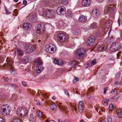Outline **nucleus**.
Returning <instances> with one entry per match:
<instances>
[{
  "instance_id": "obj_1",
  "label": "nucleus",
  "mask_w": 122,
  "mask_h": 122,
  "mask_svg": "<svg viewBox=\"0 0 122 122\" xmlns=\"http://www.w3.org/2000/svg\"><path fill=\"white\" fill-rule=\"evenodd\" d=\"M1 108V113L4 116L9 115L11 110V107L7 104H4L2 106Z\"/></svg>"
},
{
  "instance_id": "obj_2",
  "label": "nucleus",
  "mask_w": 122,
  "mask_h": 122,
  "mask_svg": "<svg viewBox=\"0 0 122 122\" xmlns=\"http://www.w3.org/2000/svg\"><path fill=\"white\" fill-rule=\"evenodd\" d=\"M28 111L24 107H20L17 110V115L20 117H25L27 115Z\"/></svg>"
},
{
  "instance_id": "obj_3",
  "label": "nucleus",
  "mask_w": 122,
  "mask_h": 122,
  "mask_svg": "<svg viewBox=\"0 0 122 122\" xmlns=\"http://www.w3.org/2000/svg\"><path fill=\"white\" fill-rule=\"evenodd\" d=\"M7 63V64H5L2 66V68H10V72L12 73L14 71V68L13 67V61L12 59L8 57L6 60Z\"/></svg>"
},
{
  "instance_id": "obj_4",
  "label": "nucleus",
  "mask_w": 122,
  "mask_h": 122,
  "mask_svg": "<svg viewBox=\"0 0 122 122\" xmlns=\"http://www.w3.org/2000/svg\"><path fill=\"white\" fill-rule=\"evenodd\" d=\"M121 47L120 43L118 42L113 43L110 46V49L112 51H118Z\"/></svg>"
},
{
  "instance_id": "obj_5",
  "label": "nucleus",
  "mask_w": 122,
  "mask_h": 122,
  "mask_svg": "<svg viewBox=\"0 0 122 122\" xmlns=\"http://www.w3.org/2000/svg\"><path fill=\"white\" fill-rule=\"evenodd\" d=\"M86 52V50L83 48L79 49L76 51L75 54L79 57H83L84 56Z\"/></svg>"
},
{
  "instance_id": "obj_6",
  "label": "nucleus",
  "mask_w": 122,
  "mask_h": 122,
  "mask_svg": "<svg viewBox=\"0 0 122 122\" xmlns=\"http://www.w3.org/2000/svg\"><path fill=\"white\" fill-rule=\"evenodd\" d=\"M45 30L44 25L43 24H40L37 25L36 28V32L38 34L42 33Z\"/></svg>"
},
{
  "instance_id": "obj_7",
  "label": "nucleus",
  "mask_w": 122,
  "mask_h": 122,
  "mask_svg": "<svg viewBox=\"0 0 122 122\" xmlns=\"http://www.w3.org/2000/svg\"><path fill=\"white\" fill-rule=\"evenodd\" d=\"M35 48V46L31 45H26L25 46V51L28 53H32Z\"/></svg>"
},
{
  "instance_id": "obj_8",
  "label": "nucleus",
  "mask_w": 122,
  "mask_h": 122,
  "mask_svg": "<svg viewBox=\"0 0 122 122\" xmlns=\"http://www.w3.org/2000/svg\"><path fill=\"white\" fill-rule=\"evenodd\" d=\"M113 5H110L109 6H106L105 7L104 13L105 15L107 14V12L113 13L114 11Z\"/></svg>"
},
{
  "instance_id": "obj_9",
  "label": "nucleus",
  "mask_w": 122,
  "mask_h": 122,
  "mask_svg": "<svg viewBox=\"0 0 122 122\" xmlns=\"http://www.w3.org/2000/svg\"><path fill=\"white\" fill-rule=\"evenodd\" d=\"M56 49L55 46L53 44H50L47 46L46 50L48 51V52L53 53L55 51Z\"/></svg>"
},
{
  "instance_id": "obj_10",
  "label": "nucleus",
  "mask_w": 122,
  "mask_h": 122,
  "mask_svg": "<svg viewBox=\"0 0 122 122\" xmlns=\"http://www.w3.org/2000/svg\"><path fill=\"white\" fill-rule=\"evenodd\" d=\"M65 9L64 7L62 6L58 7L56 10L57 13L60 15H64L66 13Z\"/></svg>"
},
{
  "instance_id": "obj_11",
  "label": "nucleus",
  "mask_w": 122,
  "mask_h": 122,
  "mask_svg": "<svg viewBox=\"0 0 122 122\" xmlns=\"http://www.w3.org/2000/svg\"><path fill=\"white\" fill-rule=\"evenodd\" d=\"M66 39V36L63 33H61L58 35L57 39L58 41L60 42L64 41Z\"/></svg>"
},
{
  "instance_id": "obj_12",
  "label": "nucleus",
  "mask_w": 122,
  "mask_h": 122,
  "mask_svg": "<svg viewBox=\"0 0 122 122\" xmlns=\"http://www.w3.org/2000/svg\"><path fill=\"white\" fill-rule=\"evenodd\" d=\"M45 13L46 16L48 18L53 17L55 14L54 11L53 10L50 11L48 10H46Z\"/></svg>"
},
{
  "instance_id": "obj_13",
  "label": "nucleus",
  "mask_w": 122,
  "mask_h": 122,
  "mask_svg": "<svg viewBox=\"0 0 122 122\" xmlns=\"http://www.w3.org/2000/svg\"><path fill=\"white\" fill-rule=\"evenodd\" d=\"M95 41V37L92 36L88 38L86 44L88 45L91 46L94 43Z\"/></svg>"
},
{
  "instance_id": "obj_14",
  "label": "nucleus",
  "mask_w": 122,
  "mask_h": 122,
  "mask_svg": "<svg viewBox=\"0 0 122 122\" xmlns=\"http://www.w3.org/2000/svg\"><path fill=\"white\" fill-rule=\"evenodd\" d=\"M84 108V104L82 101H80L78 106V111L80 113H82L83 111Z\"/></svg>"
},
{
  "instance_id": "obj_15",
  "label": "nucleus",
  "mask_w": 122,
  "mask_h": 122,
  "mask_svg": "<svg viewBox=\"0 0 122 122\" xmlns=\"http://www.w3.org/2000/svg\"><path fill=\"white\" fill-rule=\"evenodd\" d=\"M28 17L29 20L31 22L34 23L37 21V17L35 15L30 16V15H29Z\"/></svg>"
},
{
  "instance_id": "obj_16",
  "label": "nucleus",
  "mask_w": 122,
  "mask_h": 122,
  "mask_svg": "<svg viewBox=\"0 0 122 122\" xmlns=\"http://www.w3.org/2000/svg\"><path fill=\"white\" fill-rule=\"evenodd\" d=\"M91 3L90 0H83L82 2V5L84 6L87 7L90 5Z\"/></svg>"
},
{
  "instance_id": "obj_17",
  "label": "nucleus",
  "mask_w": 122,
  "mask_h": 122,
  "mask_svg": "<svg viewBox=\"0 0 122 122\" xmlns=\"http://www.w3.org/2000/svg\"><path fill=\"white\" fill-rule=\"evenodd\" d=\"M22 26L23 28L25 30H30L31 28V25L28 23H24L22 25Z\"/></svg>"
},
{
  "instance_id": "obj_18",
  "label": "nucleus",
  "mask_w": 122,
  "mask_h": 122,
  "mask_svg": "<svg viewBox=\"0 0 122 122\" xmlns=\"http://www.w3.org/2000/svg\"><path fill=\"white\" fill-rule=\"evenodd\" d=\"M44 67L41 65H37L36 68V71L37 73H40L43 70Z\"/></svg>"
},
{
  "instance_id": "obj_19",
  "label": "nucleus",
  "mask_w": 122,
  "mask_h": 122,
  "mask_svg": "<svg viewBox=\"0 0 122 122\" xmlns=\"http://www.w3.org/2000/svg\"><path fill=\"white\" fill-rule=\"evenodd\" d=\"M92 15L94 17L97 18L99 15V12L96 9L93 10L92 11Z\"/></svg>"
},
{
  "instance_id": "obj_20",
  "label": "nucleus",
  "mask_w": 122,
  "mask_h": 122,
  "mask_svg": "<svg viewBox=\"0 0 122 122\" xmlns=\"http://www.w3.org/2000/svg\"><path fill=\"white\" fill-rule=\"evenodd\" d=\"M55 63L59 65H62L63 64V62L61 59H55L54 61Z\"/></svg>"
},
{
  "instance_id": "obj_21",
  "label": "nucleus",
  "mask_w": 122,
  "mask_h": 122,
  "mask_svg": "<svg viewBox=\"0 0 122 122\" xmlns=\"http://www.w3.org/2000/svg\"><path fill=\"white\" fill-rule=\"evenodd\" d=\"M29 119L30 121L34 122L36 120V117L32 114H31L28 116Z\"/></svg>"
},
{
  "instance_id": "obj_22",
  "label": "nucleus",
  "mask_w": 122,
  "mask_h": 122,
  "mask_svg": "<svg viewBox=\"0 0 122 122\" xmlns=\"http://www.w3.org/2000/svg\"><path fill=\"white\" fill-rule=\"evenodd\" d=\"M37 116L40 118H41L42 119L45 118V115L42 114V113L40 110H38L36 114Z\"/></svg>"
},
{
  "instance_id": "obj_23",
  "label": "nucleus",
  "mask_w": 122,
  "mask_h": 122,
  "mask_svg": "<svg viewBox=\"0 0 122 122\" xmlns=\"http://www.w3.org/2000/svg\"><path fill=\"white\" fill-rule=\"evenodd\" d=\"M87 20V18L86 17L83 15H81L80 16L79 20L80 22H84L86 21Z\"/></svg>"
},
{
  "instance_id": "obj_24",
  "label": "nucleus",
  "mask_w": 122,
  "mask_h": 122,
  "mask_svg": "<svg viewBox=\"0 0 122 122\" xmlns=\"http://www.w3.org/2000/svg\"><path fill=\"white\" fill-rule=\"evenodd\" d=\"M97 61L96 59H93L91 62H89L87 64V67L89 66H93L96 63Z\"/></svg>"
},
{
  "instance_id": "obj_25",
  "label": "nucleus",
  "mask_w": 122,
  "mask_h": 122,
  "mask_svg": "<svg viewBox=\"0 0 122 122\" xmlns=\"http://www.w3.org/2000/svg\"><path fill=\"white\" fill-rule=\"evenodd\" d=\"M45 4L50 7H51L53 5L52 1L51 0H46Z\"/></svg>"
},
{
  "instance_id": "obj_26",
  "label": "nucleus",
  "mask_w": 122,
  "mask_h": 122,
  "mask_svg": "<svg viewBox=\"0 0 122 122\" xmlns=\"http://www.w3.org/2000/svg\"><path fill=\"white\" fill-rule=\"evenodd\" d=\"M77 63L76 61V60H73L70 62L69 64L70 66L74 67L76 65Z\"/></svg>"
},
{
  "instance_id": "obj_27",
  "label": "nucleus",
  "mask_w": 122,
  "mask_h": 122,
  "mask_svg": "<svg viewBox=\"0 0 122 122\" xmlns=\"http://www.w3.org/2000/svg\"><path fill=\"white\" fill-rule=\"evenodd\" d=\"M107 48V47L106 46L102 45L99 46L97 48V49L98 51H102L106 50Z\"/></svg>"
},
{
  "instance_id": "obj_28",
  "label": "nucleus",
  "mask_w": 122,
  "mask_h": 122,
  "mask_svg": "<svg viewBox=\"0 0 122 122\" xmlns=\"http://www.w3.org/2000/svg\"><path fill=\"white\" fill-rule=\"evenodd\" d=\"M81 31L79 29H75L73 31L74 34L75 35H78L80 33Z\"/></svg>"
},
{
  "instance_id": "obj_29",
  "label": "nucleus",
  "mask_w": 122,
  "mask_h": 122,
  "mask_svg": "<svg viewBox=\"0 0 122 122\" xmlns=\"http://www.w3.org/2000/svg\"><path fill=\"white\" fill-rule=\"evenodd\" d=\"M58 106L60 109V110L61 111H63L65 110V108L63 105H62V104L61 103H59L57 105Z\"/></svg>"
},
{
  "instance_id": "obj_30",
  "label": "nucleus",
  "mask_w": 122,
  "mask_h": 122,
  "mask_svg": "<svg viewBox=\"0 0 122 122\" xmlns=\"http://www.w3.org/2000/svg\"><path fill=\"white\" fill-rule=\"evenodd\" d=\"M35 61L37 63V65H41L42 63V62L41 59L39 58H38L36 59Z\"/></svg>"
},
{
  "instance_id": "obj_31",
  "label": "nucleus",
  "mask_w": 122,
  "mask_h": 122,
  "mask_svg": "<svg viewBox=\"0 0 122 122\" xmlns=\"http://www.w3.org/2000/svg\"><path fill=\"white\" fill-rule=\"evenodd\" d=\"M50 107L51 108L52 110H56L57 107L55 103L51 104L50 105Z\"/></svg>"
},
{
  "instance_id": "obj_32",
  "label": "nucleus",
  "mask_w": 122,
  "mask_h": 122,
  "mask_svg": "<svg viewBox=\"0 0 122 122\" xmlns=\"http://www.w3.org/2000/svg\"><path fill=\"white\" fill-rule=\"evenodd\" d=\"M17 53L20 55H22L23 54V51L21 49L18 48L17 49Z\"/></svg>"
},
{
  "instance_id": "obj_33",
  "label": "nucleus",
  "mask_w": 122,
  "mask_h": 122,
  "mask_svg": "<svg viewBox=\"0 0 122 122\" xmlns=\"http://www.w3.org/2000/svg\"><path fill=\"white\" fill-rule=\"evenodd\" d=\"M12 122H22L21 120L19 118L15 117L14 118Z\"/></svg>"
},
{
  "instance_id": "obj_34",
  "label": "nucleus",
  "mask_w": 122,
  "mask_h": 122,
  "mask_svg": "<svg viewBox=\"0 0 122 122\" xmlns=\"http://www.w3.org/2000/svg\"><path fill=\"white\" fill-rule=\"evenodd\" d=\"M117 113L118 116L119 118L122 117V113L121 111L119 110L117 111Z\"/></svg>"
},
{
  "instance_id": "obj_35",
  "label": "nucleus",
  "mask_w": 122,
  "mask_h": 122,
  "mask_svg": "<svg viewBox=\"0 0 122 122\" xmlns=\"http://www.w3.org/2000/svg\"><path fill=\"white\" fill-rule=\"evenodd\" d=\"M67 15L69 17L71 18L73 16L74 14L71 11H69L68 12Z\"/></svg>"
},
{
  "instance_id": "obj_36",
  "label": "nucleus",
  "mask_w": 122,
  "mask_h": 122,
  "mask_svg": "<svg viewBox=\"0 0 122 122\" xmlns=\"http://www.w3.org/2000/svg\"><path fill=\"white\" fill-rule=\"evenodd\" d=\"M30 58L29 56H25L24 58V59L25 61L28 62L30 60Z\"/></svg>"
},
{
  "instance_id": "obj_37",
  "label": "nucleus",
  "mask_w": 122,
  "mask_h": 122,
  "mask_svg": "<svg viewBox=\"0 0 122 122\" xmlns=\"http://www.w3.org/2000/svg\"><path fill=\"white\" fill-rule=\"evenodd\" d=\"M118 98L119 97L117 95H115L112 98L113 101H116L118 99Z\"/></svg>"
},
{
  "instance_id": "obj_38",
  "label": "nucleus",
  "mask_w": 122,
  "mask_h": 122,
  "mask_svg": "<svg viewBox=\"0 0 122 122\" xmlns=\"http://www.w3.org/2000/svg\"><path fill=\"white\" fill-rule=\"evenodd\" d=\"M71 108L73 111L74 112H76L77 111V108L74 105H72L71 106Z\"/></svg>"
},
{
  "instance_id": "obj_39",
  "label": "nucleus",
  "mask_w": 122,
  "mask_h": 122,
  "mask_svg": "<svg viewBox=\"0 0 122 122\" xmlns=\"http://www.w3.org/2000/svg\"><path fill=\"white\" fill-rule=\"evenodd\" d=\"M113 108L114 107L113 104H110L109 107V110L110 111H112L113 110Z\"/></svg>"
},
{
  "instance_id": "obj_40",
  "label": "nucleus",
  "mask_w": 122,
  "mask_h": 122,
  "mask_svg": "<svg viewBox=\"0 0 122 122\" xmlns=\"http://www.w3.org/2000/svg\"><path fill=\"white\" fill-rule=\"evenodd\" d=\"M96 23H93L91 24V26L92 28H95L96 27Z\"/></svg>"
},
{
  "instance_id": "obj_41",
  "label": "nucleus",
  "mask_w": 122,
  "mask_h": 122,
  "mask_svg": "<svg viewBox=\"0 0 122 122\" xmlns=\"http://www.w3.org/2000/svg\"><path fill=\"white\" fill-rule=\"evenodd\" d=\"M108 122H112V119L111 116H109L107 118Z\"/></svg>"
},
{
  "instance_id": "obj_42",
  "label": "nucleus",
  "mask_w": 122,
  "mask_h": 122,
  "mask_svg": "<svg viewBox=\"0 0 122 122\" xmlns=\"http://www.w3.org/2000/svg\"><path fill=\"white\" fill-rule=\"evenodd\" d=\"M103 101L104 103H107L109 102V99L104 98L103 99Z\"/></svg>"
},
{
  "instance_id": "obj_43",
  "label": "nucleus",
  "mask_w": 122,
  "mask_h": 122,
  "mask_svg": "<svg viewBox=\"0 0 122 122\" xmlns=\"http://www.w3.org/2000/svg\"><path fill=\"white\" fill-rule=\"evenodd\" d=\"M11 86L12 87L15 88H17L18 87V86L17 85L15 84H12L11 85Z\"/></svg>"
},
{
  "instance_id": "obj_44",
  "label": "nucleus",
  "mask_w": 122,
  "mask_h": 122,
  "mask_svg": "<svg viewBox=\"0 0 122 122\" xmlns=\"http://www.w3.org/2000/svg\"><path fill=\"white\" fill-rule=\"evenodd\" d=\"M120 73H118L116 75L115 78L116 79H117L119 78L120 76Z\"/></svg>"
},
{
  "instance_id": "obj_45",
  "label": "nucleus",
  "mask_w": 122,
  "mask_h": 122,
  "mask_svg": "<svg viewBox=\"0 0 122 122\" xmlns=\"http://www.w3.org/2000/svg\"><path fill=\"white\" fill-rule=\"evenodd\" d=\"M107 89V87H105L104 89V91L103 92L104 94H105L106 93V91Z\"/></svg>"
},
{
  "instance_id": "obj_46",
  "label": "nucleus",
  "mask_w": 122,
  "mask_h": 122,
  "mask_svg": "<svg viewBox=\"0 0 122 122\" xmlns=\"http://www.w3.org/2000/svg\"><path fill=\"white\" fill-rule=\"evenodd\" d=\"M22 84L24 86H25L26 85V83L24 81L22 82Z\"/></svg>"
},
{
  "instance_id": "obj_47",
  "label": "nucleus",
  "mask_w": 122,
  "mask_h": 122,
  "mask_svg": "<svg viewBox=\"0 0 122 122\" xmlns=\"http://www.w3.org/2000/svg\"><path fill=\"white\" fill-rule=\"evenodd\" d=\"M27 3V1L26 0H24L23 1V3L24 5H26V4Z\"/></svg>"
},
{
  "instance_id": "obj_48",
  "label": "nucleus",
  "mask_w": 122,
  "mask_h": 122,
  "mask_svg": "<svg viewBox=\"0 0 122 122\" xmlns=\"http://www.w3.org/2000/svg\"><path fill=\"white\" fill-rule=\"evenodd\" d=\"M36 103L37 105H41V103L39 101H36Z\"/></svg>"
},
{
  "instance_id": "obj_49",
  "label": "nucleus",
  "mask_w": 122,
  "mask_h": 122,
  "mask_svg": "<svg viewBox=\"0 0 122 122\" xmlns=\"http://www.w3.org/2000/svg\"><path fill=\"white\" fill-rule=\"evenodd\" d=\"M75 80L76 81H77L79 80V79L78 78H77L76 77H75Z\"/></svg>"
},
{
  "instance_id": "obj_50",
  "label": "nucleus",
  "mask_w": 122,
  "mask_h": 122,
  "mask_svg": "<svg viewBox=\"0 0 122 122\" xmlns=\"http://www.w3.org/2000/svg\"><path fill=\"white\" fill-rule=\"evenodd\" d=\"M4 120L1 117H0V122H4Z\"/></svg>"
},
{
  "instance_id": "obj_51",
  "label": "nucleus",
  "mask_w": 122,
  "mask_h": 122,
  "mask_svg": "<svg viewBox=\"0 0 122 122\" xmlns=\"http://www.w3.org/2000/svg\"><path fill=\"white\" fill-rule=\"evenodd\" d=\"M65 94L66 95H67L68 94V92L67 90H65L64 91Z\"/></svg>"
},
{
  "instance_id": "obj_52",
  "label": "nucleus",
  "mask_w": 122,
  "mask_h": 122,
  "mask_svg": "<svg viewBox=\"0 0 122 122\" xmlns=\"http://www.w3.org/2000/svg\"><path fill=\"white\" fill-rule=\"evenodd\" d=\"M5 81H8L9 80V78L7 77H6V78L5 79Z\"/></svg>"
},
{
  "instance_id": "obj_53",
  "label": "nucleus",
  "mask_w": 122,
  "mask_h": 122,
  "mask_svg": "<svg viewBox=\"0 0 122 122\" xmlns=\"http://www.w3.org/2000/svg\"><path fill=\"white\" fill-rule=\"evenodd\" d=\"M115 90H116L115 89H113L111 91V93H113L115 92Z\"/></svg>"
},
{
  "instance_id": "obj_54",
  "label": "nucleus",
  "mask_w": 122,
  "mask_h": 122,
  "mask_svg": "<svg viewBox=\"0 0 122 122\" xmlns=\"http://www.w3.org/2000/svg\"><path fill=\"white\" fill-rule=\"evenodd\" d=\"M87 97H88V98L89 99H90V98L91 97V96L90 94H88Z\"/></svg>"
},
{
  "instance_id": "obj_55",
  "label": "nucleus",
  "mask_w": 122,
  "mask_h": 122,
  "mask_svg": "<svg viewBox=\"0 0 122 122\" xmlns=\"http://www.w3.org/2000/svg\"><path fill=\"white\" fill-rule=\"evenodd\" d=\"M98 1L99 3H101L104 0H97Z\"/></svg>"
},
{
  "instance_id": "obj_56",
  "label": "nucleus",
  "mask_w": 122,
  "mask_h": 122,
  "mask_svg": "<svg viewBox=\"0 0 122 122\" xmlns=\"http://www.w3.org/2000/svg\"><path fill=\"white\" fill-rule=\"evenodd\" d=\"M101 122H106V120L105 119H103L101 121Z\"/></svg>"
},
{
  "instance_id": "obj_57",
  "label": "nucleus",
  "mask_w": 122,
  "mask_h": 122,
  "mask_svg": "<svg viewBox=\"0 0 122 122\" xmlns=\"http://www.w3.org/2000/svg\"><path fill=\"white\" fill-rule=\"evenodd\" d=\"M52 99H53V100H55L56 99V97H55V96H53L52 97Z\"/></svg>"
},
{
  "instance_id": "obj_58",
  "label": "nucleus",
  "mask_w": 122,
  "mask_h": 122,
  "mask_svg": "<svg viewBox=\"0 0 122 122\" xmlns=\"http://www.w3.org/2000/svg\"><path fill=\"white\" fill-rule=\"evenodd\" d=\"M63 122H70V121L67 120H65L63 121Z\"/></svg>"
},
{
  "instance_id": "obj_59",
  "label": "nucleus",
  "mask_w": 122,
  "mask_h": 122,
  "mask_svg": "<svg viewBox=\"0 0 122 122\" xmlns=\"http://www.w3.org/2000/svg\"><path fill=\"white\" fill-rule=\"evenodd\" d=\"M67 0H62V1L64 2H65L66 3V2H67Z\"/></svg>"
},
{
  "instance_id": "obj_60",
  "label": "nucleus",
  "mask_w": 122,
  "mask_h": 122,
  "mask_svg": "<svg viewBox=\"0 0 122 122\" xmlns=\"http://www.w3.org/2000/svg\"><path fill=\"white\" fill-rule=\"evenodd\" d=\"M117 21H118V22L119 25H120V20H119V19H118V20Z\"/></svg>"
},
{
  "instance_id": "obj_61",
  "label": "nucleus",
  "mask_w": 122,
  "mask_h": 122,
  "mask_svg": "<svg viewBox=\"0 0 122 122\" xmlns=\"http://www.w3.org/2000/svg\"><path fill=\"white\" fill-rule=\"evenodd\" d=\"M49 122H55V121L53 120H51Z\"/></svg>"
},
{
  "instance_id": "obj_62",
  "label": "nucleus",
  "mask_w": 122,
  "mask_h": 122,
  "mask_svg": "<svg viewBox=\"0 0 122 122\" xmlns=\"http://www.w3.org/2000/svg\"><path fill=\"white\" fill-rule=\"evenodd\" d=\"M119 83V82H115V84H116V85H117Z\"/></svg>"
},
{
  "instance_id": "obj_63",
  "label": "nucleus",
  "mask_w": 122,
  "mask_h": 122,
  "mask_svg": "<svg viewBox=\"0 0 122 122\" xmlns=\"http://www.w3.org/2000/svg\"><path fill=\"white\" fill-rule=\"evenodd\" d=\"M80 122H86L85 121H84L83 120H81Z\"/></svg>"
},
{
  "instance_id": "obj_64",
  "label": "nucleus",
  "mask_w": 122,
  "mask_h": 122,
  "mask_svg": "<svg viewBox=\"0 0 122 122\" xmlns=\"http://www.w3.org/2000/svg\"><path fill=\"white\" fill-rule=\"evenodd\" d=\"M58 120L59 122H62L60 119H58Z\"/></svg>"
}]
</instances>
